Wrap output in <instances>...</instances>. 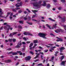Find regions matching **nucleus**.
I'll return each instance as SVG.
<instances>
[{"mask_svg": "<svg viewBox=\"0 0 66 66\" xmlns=\"http://www.w3.org/2000/svg\"><path fill=\"white\" fill-rule=\"evenodd\" d=\"M26 10H27V11H28V12H29V13H30V11L29 10V9H26Z\"/></svg>", "mask_w": 66, "mask_h": 66, "instance_id": "nucleus-42", "label": "nucleus"}, {"mask_svg": "<svg viewBox=\"0 0 66 66\" xmlns=\"http://www.w3.org/2000/svg\"><path fill=\"white\" fill-rule=\"evenodd\" d=\"M36 54L37 55H36V56L35 57H34V59H36V58H37V57H38V56L40 54V53H39L38 54V53H36Z\"/></svg>", "mask_w": 66, "mask_h": 66, "instance_id": "nucleus-10", "label": "nucleus"}, {"mask_svg": "<svg viewBox=\"0 0 66 66\" xmlns=\"http://www.w3.org/2000/svg\"><path fill=\"white\" fill-rule=\"evenodd\" d=\"M24 20H27V19H28V18H27L26 17H24Z\"/></svg>", "mask_w": 66, "mask_h": 66, "instance_id": "nucleus-50", "label": "nucleus"}, {"mask_svg": "<svg viewBox=\"0 0 66 66\" xmlns=\"http://www.w3.org/2000/svg\"><path fill=\"white\" fill-rule=\"evenodd\" d=\"M20 6H21L22 5V2H21L20 3H19Z\"/></svg>", "mask_w": 66, "mask_h": 66, "instance_id": "nucleus-38", "label": "nucleus"}, {"mask_svg": "<svg viewBox=\"0 0 66 66\" xmlns=\"http://www.w3.org/2000/svg\"><path fill=\"white\" fill-rule=\"evenodd\" d=\"M12 11L13 12H16V10L15 9H12Z\"/></svg>", "mask_w": 66, "mask_h": 66, "instance_id": "nucleus-34", "label": "nucleus"}, {"mask_svg": "<svg viewBox=\"0 0 66 66\" xmlns=\"http://www.w3.org/2000/svg\"><path fill=\"white\" fill-rule=\"evenodd\" d=\"M58 10H61V8L60 7H59L58 8Z\"/></svg>", "mask_w": 66, "mask_h": 66, "instance_id": "nucleus-61", "label": "nucleus"}, {"mask_svg": "<svg viewBox=\"0 0 66 66\" xmlns=\"http://www.w3.org/2000/svg\"><path fill=\"white\" fill-rule=\"evenodd\" d=\"M30 54H32V55H33L34 54V53H33V52L32 51H30Z\"/></svg>", "mask_w": 66, "mask_h": 66, "instance_id": "nucleus-31", "label": "nucleus"}, {"mask_svg": "<svg viewBox=\"0 0 66 66\" xmlns=\"http://www.w3.org/2000/svg\"><path fill=\"white\" fill-rule=\"evenodd\" d=\"M3 26L1 28H0V30H2V29H3Z\"/></svg>", "mask_w": 66, "mask_h": 66, "instance_id": "nucleus-54", "label": "nucleus"}, {"mask_svg": "<svg viewBox=\"0 0 66 66\" xmlns=\"http://www.w3.org/2000/svg\"><path fill=\"white\" fill-rule=\"evenodd\" d=\"M46 47L48 48H50V47H51V49L50 50V52H52V50H53V48H56V47L55 46L51 47L47 45L46 46Z\"/></svg>", "mask_w": 66, "mask_h": 66, "instance_id": "nucleus-6", "label": "nucleus"}, {"mask_svg": "<svg viewBox=\"0 0 66 66\" xmlns=\"http://www.w3.org/2000/svg\"><path fill=\"white\" fill-rule=\"evenodd\" d=\"M12 40L14 43H15L16 42V40L15 39H12Z\"/></svg>", "mask_w": 66, "mask_h": 66, "instance_id": "nucleus-26", "label": "nucleus"}, {"mask_svg": "<svg viewBox=\"0 0 66 66\" xmlns=\"http://www.w3.org/2000/svg\"><path fill=\"white\" fill-rule=\"evenodd\" d=\"M12 55H17V53H12Z\"/></svg>", "mask_w": 66, "mask_h": 66, "instance_id": "nucleus-18", "label": "nucleus"}, {"mask_svg": "<svg viewBox=\"0 0 66 66\" xmlns=\"http://www.w3.org/2000/svg\"><path fill=\"white\" fill-rule=\"evenodd\" d=\"M4 28L5 30H9V27L7 26H4Z\"/></svg>", "mask_w": 66, "mask_h": 66, "instance_id": "nucleus-14", "label": "nucleus"}, {"mask_svg": "<svg viewBox=\"0 0 66 66\" xmlns=\"http://www.w3.org/2000/svg\"><path fill=\"white\" fill-rule=\"evenodd\" d=\"M42 63H40L38 64V66H40V65H42Z\"/></svg>", "mask_w": 66, "mask_h": 66, "instance_id": "nucleus-55", "label": "nucleus"}, {"mask_svg": "<svg viewBox=\"0 0 66 66\" xmlns=\"http://www.w3.org/2000/svg\"><path fill=\"white\" fill-rule=\"evenodd\" d=\"M31 57H30V56H27L26 58V60L27 61H28V60H30V59H31Z\"/></svg>", "mask_w": 66, "mask_h": 66, "instance_id": "nucleus-11", "label": "nucleus"}, {"mask_svg": "<svg viewBox=\"0 0 66 66\" xmlns=\"http://www.w3.org/2000/svg\"><path fill=\"white\" fill-rule=\"evenodd\" d=\"M4 57L3 56H2L0 57L1 58H3V57Z\"/></svg>", "mask_w": 66, "mask_h": 66, "instance_id": "nucleus-64", "label": "nucleus"}, {"mask_svg": "<svg viewBox=\"0 0 66 66\" xmlns=\"http://www.w3.org/2000/svg\"><path fill=\"white\" fill-rule=\"evenodd\" d=\"M45 61H46V60L45 59H43V64H44V63H45Z\"/></svg>", "mask_w": 66, "mask_h": 66, "instance_id": "nucleus-46", "label": "nucleus"}, {"mask_svg": "<svg viewBox=\"0 0 66 66\" xmlns=\"http://www.w3.org/2000/svg\"><path fill=\"white\" fill-rule=\"evenodd\" d=\"M56 25H57V24L55 23L54 25H53V27H54V28H56Z\"/></svg>", "mask_w": 66, "mask_h": 66, "instance_id": "nucleus-22", "label": "nucleus"}, {"mask_svg": "<svg viewBox=\"0 0 66 66\" xmlns=\"http://www.w3.org/2000/svg\"><path fill=\"white\" fill-rule=\"evenodd\" d=\"M19 64V62H18L16 63L15 64V66H17Z\"/></svg>", "mask_w": 66, "mask_h": 66, "instance_id": "nucleus-59", "label": "nucleus"}, {"mask_svg": "<svg viewBox=\"0 0 66 66\" xmlns=\"http://www.w3.org/2000/svg\"><path fill=\"white\" fill-rule=\"evenodd\" d=\"M54 59V57L53 56L52 57V60H51V61H53V59Z\"/></svg>", "mask_w": 66, "mask_h": 66, "instance_id": "nucleus-40", "label": "nucleus"}, {"mask_svg": "<svg viewBox=\"0 0 66 66\" xmlns=\"http://www.w3.org/2000/svg\"><path fill=\"white\" fill-rule=\"evenodd\" d=\"M62 27H64V29L65 30H66V26H63V25H62Z\"/></svg>", "mask_w": 66, "mask_h": 66, "instance_id": "nucleus-24", "label": "nucleus"}, {"mask_svg": "<svg viewBox=\"0 0 66 66\" xmlns=\"http://www.w3.org/2000/svg\"><path fill=\"white\" fill-rule=\"evenodd\" d=\"M42 2V1H40L39 3L36 2L33 3L32 4L34 6L37 7V8H40V6H41V5L40 4H41Z\"/></svg>", "mask_w": 66, "mask_h": 66, "instance_id": "nucleus-1", "label": "nucleus"}, {"mask_svg": "<svg viewBox=\"0 0 66 66\" xmlns=\"http://www.w3.org/2000/svg\"><path fill=\"white\" fill-rule=\"evenodd\" d=\"M40 54H42V55H44V53L42 52H40Z\"/></svg>", "mask_w": 66, "mask_h": 66, "instance_id": "nucleus-52", "label": "nucleus"}, {"mask_svg": "<svg viewBox=\"0 0 66 66\" xmlns=\"http://www.w3.org/2000/svg\"><path fill=\"white\" fill-rule=\"evenodd\" d=\"M4 1L5 3L6 2H7V0H4Z\"/></svg>", "mask_w": 66, "mask_h": 66, "instance_id": "nucleus-63", "label": "nucleus"}, {"mask_svg": "<svg viewBox=\"0 0 66 66\" xmlns=\"http://www.w3.org/2000/svg\"><path fill=\"white\" fill-rule=\"evenodd\" d=\"M36 16V15H33L32 16V18H35V16Z\"/></svg>", "mask_w": 66, "mask_h": 66, "instance_id": "nucleus-49", "label": "nucleus"}, {"mask_svg": "<svg viewBox=\"0 0 66 66\" xmlns=\"http://www.w3.org/2000/svg\"><path fill=\"white\" fill-rule=\"evenodd\" d=\"M39 61V59H37L36 60H35V62H36L37 61Z\"/></svg>", "mask_w": 66, "mask_h": 66, "instance_id": "nucleus-56", "label": "nucleus"}, {"mask_svg": "<svg viewBox=\"0 0 66 66\" xmlns=\"http://www.w3.org/2000/svg\"><path fill=\"white\" fill-rule=\"evenodd\" d=\"M16 33H17V32H14L13 33L12 35H15V34H16Z\"/></svg>", "mask_w": 66, "mask_h": 66, "instance_id": "nucleus-29", "label": "nucleus"}, {"mask_svg": "<svg viewBox=\"0 0 66 66\" xmlns=\"http://www.w3.org/2000/svg\"><path fill=\"white\" fill-rule=\"evenodd\" d=\"M48 50H46L45 51V52H48Z\"/></svg>", "mask_w": 66, "mask_h": 66, "instance_id": "nucleus-60", "label": "nucleus"}, {"mask_svg": "<svg viewBox=\"0 0 66 66\" xmlns=\"http://www.w3.org/2000/svg\"><path fill=\"white\" fill-rule=\"evenodd\" d=\"M22 44L24 45H26V43L24 42H22Z\"/></svg>", "mask_w": 66, "mask_h": 66, "instance_id": "nucleus-57", "label": "nucleus"}, {"mask_svg": "<svg viewBox=\"0 0 66 66\" xmlns=\"http://www.w3.org/2000/svg\"><path fill=\"white\" fill-rule=\"evenodd\" d=\"M51 35H52V36H55L53 34L51 33L50 34Z\"/></svg>", "mask_w": 66, "mask_h": 66, "instance_id": "nucleus-43", "label": "nucleus"}, {"mask_svg": "<svg viewBox=\"0 0 66 66\" xmlns=\"http://www.w3.org/2000/svg\"><path fill=\"white\" fill-rule=\"evenodd\" d=\"M46 26H47V27L49 28V29H51V27H50L49 26V25L48 24H46Z\"/></svg>", "mask_w": 66, "mask_h": 66, "instance_id": "nucleus-19", "label": "nucleus"}, {"mask_svg": "<svg viewBox=\"0 0 66 66\" xmlns=\"http://www.w3.org/2000/svg\"><path fill=\"white\" fill-rule=\"evenodd\" d=\"M3 14V12H2V10L0 8V17H3V16H2V14Z\"/></svg>", "mask_w": 66, "mask_h": 66, "instance_id": "nucleus-7", "label": "nucleus"}, {"mask_svg": "<svg viewBox=\"0 0 66 66\" xmlns=\"http://www.w3.org/2000/svg\"><path fill=\"white\" fill-rule=\"evenodd\" d=\"M32 11L33 12H38V11L36 10H32Z\"/></svg>", "mask_w": 66, "mask_h": 66, "instance_id": "nucleus-35", "label": "nucleus"}, {"mask_svg": "<svg viewBox=\"0 0 66 66\" xmlns=\"http://www.w3.org/2000/svg\"><path fill=\"white\" fill-rule=\"evenodd\" d=\"M25 51V49H24V48H22V51L23 52V51Z\"/></svg>", "mask_w": 66, "mask_h": 66, "instance_id": "nucleus-58", "label": "nucleus"}, {"mask_svg": "<svg viewBox=\"0 0 66 66\" xmlns=\"http://www.w3.org/2000/svg\"><path fill=\"white\" fill-rule=\"evenodd\" d=\"M19 22L21 24H23V21H19Z\"/></svg>", "mask_w": 66, "mask_h": 66, "instance_id": "nucleus-23", "label": "nucleus"}, {"mask_svg": "<svg viewBox=\"0 0 66 66\" xmlns=\"http://www.w3.org/2000/svg\"><path fill=\"white\" fill-rule=\"evenodd\" d=\"M38 43V40H34V44H36V43Z\"/></svg>", "mask_w": 66, "mask_h": 66, "instance_id": "nucleus-17", "label": "nucleus"}, {"mask_svg": "<svg viewBox=\"0 0 66 66\" xmlns=\"http://www.w3.org/2000/svg\"><path fill=\"white\" fill-rule=\"evenodd\" d=\"M46 35H47L46 34L43 33H39L38 34V35L39 36L41 37H43V38L45 39H47V38L45 37Z\"/></svg>", "mask_w": 66, "mask_h": 66, "instance_id": "nucleus-2", "label": "nucleus"}, {"mask_svg": "<svg viewBox=\"0 0 66 66\" xmlns=\"http://www.w3.org/2000/svg\"><path fill=\"white\" fill-rule=\"evenodd\" d=\"M56 38L59 39V41L60 42H63V39H61V38H60L58 37H57Z\"/></svg>", "mask_w": 66, "mask_h": 66, "instance_id": "nucleus-15", "label": "nucleus"}, {"mask_svg": "<svg viewBox=\"0 0 66 66\" xmlns=\"http://www.w3.org/2000/svg\"><path fill=\"white\" fill-rule=\"evenodd\" d=\"M21 41L20 40L17 46H15V48H19L20 47V46H21V45H22V43L21 42Z\"/></svg>", "mask_w": 66, "mask_h": 66, "instance_id": "nucleus-3", "label": "nucleus"}, {"mask_svg": "<svg viewBox=\"0 0 66 66\" xmlns=\"http://www.w3.org/2000/svg\"><path fill=\"white\" fill-rule=\"evenodd\" d=\"M18 28L19 29H22V26H19L18 27Z\"/></svg>", "mask_w": 66, "mask_h": 66, "instance_id": "nucleus-32", "label": "nucleus"}, {"mask_svg": "<svg viewBox=\"0 0 66 66\" xmlns=\"http://www.w3.org/2000/svg\"><path fill=\"white\" fill-rule=\"evenodd\" d=\"M47 7L48 9H49L50 7V5L49 4H48L47 5Z\"/></svg>", "mask_w": 66, "mask_h": 66, "instance_id": "nucleus-16", "label": "nucleus"}, {"mask_svg": "<svg viewBox=\"0 0 66 66\" xmlns=\"http://www.w3.org/2000/svg\"><path fill=\"white\" fill-rule=\"evenodd\" d=\"M33 43H31L30 44V45L29 46V47H31V46H33Z\"/></svg>", "mask_w": 66, "mask_h": 66, "instance_id": "nucleus-28", "label": "nucleus"}, {"mask_svg": "<svg viewBox=\"0 0 66 66\" xmlns=\"http://www.w3.org/2000/svg\"><path fill=\"white\" fill-rule=\"evenodd\" d=\"M61 2H62V3H63L64 2H65V0H61Z\"/></svg>", "mask_w": 66, "mask_h": 66, "instance_id": "nucleus-33", "label": "nucleus"}, {"mask_svg": "<svg viewBox=\"0 0 66 66\" xmlns=\"http://www.w3.org/2000/svg\"><path fill=\"white\" fill-rule=\"evenodd\" d=\"M23 39L25 40V41H27V39L26 38V37H24L23 38Z\"/></svg>", "mask_w": 66, "mask_h": 66, "instance_id": "nucleus-36", "label": "nucleus"}, {"mask_svg": "<svg viewBox=\"0 0 66 66\" xmlns=\"http://www.w3.org/2000/svg\"><path fill=\"white\" fill-rule=\"evenodd\" d=\"M19 4V3H18L17 4H16L15 5L16 6V7H19V6H20V5H18V4Z\"/></svg>", "mask_w": 66, "mask_h": 66, "instance_id": "nucleus-20", "label": "nucleus"}, {"mask_svg": "<svg viewBox=\"0 0 66 66\" xmlns=\"http://www.w3.org/2000/svg\"><path fill=\"white\" fill-rule=\"evenodd\" d=\"M48 1H44L43 2L44 4H42V6H45L46 5V3H45L46 2H47Z\"/></svg>", "mask_w": 66, "mask_h": 66, "instance_id": "nucleus-9", "label": "nucleus"}, {"mask_svg": "<svg viewBox=\"0 0 66 66\" xmlns=\"http://www.w3.org/2000/svg\"><path fill=\"white\" fill-rule=\"evenodd\" d=\"M26 23H28V24H30L31 25H32V23H30L28 22H27Z\"/></svg>", "mask_w": 66, "mask_h": 66, "instance_id": "nucleus-27", "label": "nucleus"}, {"mask_svg": "<svg viewBox=\"0 0 66 66\" xmlns=\"http://www.w3.org/2000/svg\"><path fill=\"white\" fill-rule=\"evenodd\" d=\"M22 11L21 10H20L18 11V13H22Z\"/></svg>", "mask_w": 66, "mask_h": 66, "instance_id": "nucleus-37", "label": "nucleus"}, {"mask_svg": "<svg viewBox=\"0 0 66 66\" xmlns=\"http://www.w3.org/2000/svg\"><path fill=\"white\" fill-rule=\"evenodd\" d=\"M41 57L42 60H43V55H41Z\"/></svg>", "mask_w": 66, "mask_h": 66, "instance_id": "nucleus-48", "label": "nucleus"}, {"mask_svg": "<svg viewBox=\"0 0 66 66\" xmlns=\"http://www.w3.org/2000/svg\"><path fill=\"white\" fill-rule=\"evenodd\" d=\"M60 52H63V50L61 49V48L60 49Z\"/></svg>", "mask_w": 66, "mask_h": 66, "instance_id": "nucleus-45", "label": "nucleus"}, {"mask_svg": "<svg viewBox=\"0 0 66 66\" xmlns=\"http://www.w3.org/2000/svg\"><path fill=\"white\" fill-rule=\"evenodd\" d=\"M55 31L56 33H57L58 32H63V30L61 29H59L55 30Z\"/></svg>", "mask_w": 66, "mask_h": 66, "instance_id": "nucleus-5", "label": "nucleus"}, {"mask_svg": "<svg viewBox=\"0 0 66 66\" xmlns=\"http://www.w3.org/2000/svg\"><path fill=\"white\" fill-rule=\"evenodd\" d=\"M17 53H21V51H17Z\"/></svg>", "mask_w": 66, "mask_h": 66, "instance_id": "nucleus-53", "label": "nucleus"}, {"mask_svg": "<svg viewBox=\"0 0 66 66\" xmlns=\"http://www.w3.org/2000/svg\"><path fill=\"white\" fill-rule=\"evenodd\" d=\"M31 19V18H30V16H28V20L30 21Z\"/></svg>", "mask_w": 66, "mask_h": 66, "instance_id": "nucleus-25", "label": "nucleus"}, {"mask_svg": "<svg viewBox=\"0 0 66 66\" xmlns=\"http://www.w3.org/2000/svg\"><path fill=\"white\" fill-rule=\"evenodd\" d=\"M59 18L61 19L62 20V22H65V18H62V17H61V16H59Z\"/></svg>", "mask_w": 66, "mask_h": 66, "instance_id": "nucleus-8", "label": "nucleus"}, {"mask_svg": "<svg viewBox=\"0 0 66 66\" xmlns=\"http://www.w3.org/2000/svg\"><path fill=\"white\" fill-rule=\"evenodd\" d=\"M24 34L25 35H30V36H33V35L32 34L28 32H24Z\"/></svg>", "mask_w": 66, "mask_h": 66, "instance_id": "nucleus-4", "label": "nucleus"}, {"mask_svg": "<svg viewBox=\"0 0 66 66\" xmlns=\"http://www.w3.org/2000/svg\"><path fill=\"white\" fill-rule=\"evenodd\" d=\"M65 57H64V56H62V58H61V60H63V59H64V58Z\"/></svg>", "mask_w": 66, "mask_h": 66, "instance_id": "nucleus-39", "label": "nucleus"}, {"mask_svg": "<svg viewBox=\"0 0 66 66\" xmlns=\"http://www.w3.org/2000/svg\"><path fill=\"white\" fill-rule=\"evenodd\" d=\"M12 49L11 48H10L7 49L8 50H11Z\"/></svg>", "mask_w": 66, "mask_h": 66, "instance_id": "nucleus-62", "label": "nucleus"}, {"mask_svg": "<svg viewBox=\"0 0 66 66\" xmlns=\"http://www.w3.org/2000/svg\"><path fill=\"white\" fill-rule=\"evenodd\" d=\"M5 63H10L11 62V60H6L5 61Z\"/></svg>", "mask_w": 66, "mask_h": 66, "instance_id": "nucleus-13", "label": "nucleus"}, {"mask_svg": "<svg viewBox=\"0 0 66 66\" xmlns=\"http://www.w3.org/2000/svg\"><path fill=\"white\" fill-rule=\"evenodd\" d=\"M13 35L12 34H10V37H12L13 36Z\"/></svg>", "mask_w": 66, "mask_h": 66, "instance_id": "nucleus-51", "label": "nucleus"}, {"mask_svg": "<svg viewBox=\"0 0 66 66\" xmlns=\"http://www.w3.org/2000/svg\"><path fill=\"white\" fill-rule=\"evenodd\" d=\"M10 13H7V16H6V17H7L8 16H9V15H10Z\"/></svg>", "mask_w": 66, "mask_h": 66, "instance_id": "nucleus-41", "label": "nucleus"}, {"mask_svg": "<svg viewBox=\"0 0 66 66\" xmlns=\"http://www.w3.org/2000/svg\"><path fill=\"white\" fill-rule=\"evenodd\" d=\"M12 39H9V42H11L12 41Z\"/></svg>", "mask_w": 66, "mask_h": 66, "instance_id": "nucleus-47", "label": "nucleus"}, {"mask_svg": "<svg viewBox=\"0 0 66 66\" xmlns=\"http://www.w3.org/2000/svg\"><path fill=\"white\" fill-rule=\"evenodd\" d=\"M48 19H50V20H51V21H55L54 20L51 19V18H48Z\"/></svg>", "mask_w": 66, "mask_h": 66, "instance_id": "nucleus-21", "label": "nucleus"}, {"mask_svg": "<svg viewBox=\"0 0 66 66\" xmlns=\"http://www.w3.org/2000/svg\"><path fill=\"white\" fill-rule=\"evenodd\" d=\"M32 21H37V20H36L34 19H32Z\"/></svg>", "mask_w": 66, "mask_h": 66, "instance_id": "nucleus-44", "label": "nucleus"}, {"mask_svg": "<svg viewBox=\"0 0 66 66\" xmlns=\"http://www.w3.org/2000/svg\"><path fill=\"white\" fill-rule=\"evenodd\" d=\"M60 49H61V50H65V48H64L63 47H61Z\"/></svg>", "mask_w": 66, "mask_h": 66, "instance_id": "nucleus-30", "label": "nucleus"}, {"mask_svg": "<svg viewBox=\"0 0 66 66\" xmlns=\"http://www.w3.org/2000/svg\"><path fill=\"white\" fill-rule=\"evenodd\" d=\"M66 62V61H62L60 64L61 65H65V62Z\"/></svg>", "mask_w": 66, "mask_h": 66, "instance_id": "nucleus-12", "label": "nucleus"}]
</instances>
